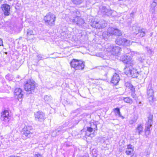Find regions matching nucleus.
<instances>
[{
	"mask_svg": "<svg viewBox=\"0 0 157 157\" xmlns=\"http://www.w3.org/2000/svg\"><path fill=\"white\" fill-rule=\"evenodd\" d=\"M1 45L3 46V44L2 40L1 39H0V46Z\"/></svg>",
	"mask_w": 157,
	"mask_h": 157,
	"instance_id": "obj_43",
	"label": "nucleus"
},
{
	"mask_svg": "<svg viewBox=\"0 0 157 157\" xmlns=\"http://www.w3.org/2000/svg\"><path fill=\"white\" fill-rule=\"evenodd\" d=\"M154 95L151 96H148V98L150 102H153L154 101Z\"/></svg>",
	"mask_w": 157,
	"mask_h": 157,
	"instance_id": "obj_33",
	"label": "nucleus"
},
{
	"mask_svg": "<svg viewBox=\"0 0 157 157\" xmlns=\"http://www.w3.org/2000/svg\"><path fill=\"white\" fill-rule=\"evenodd\" d=\"M35 117L36 121H43L44 119V114L41 112H37L35 114Z\"/></svg>",
	"mask_w": 157,
	"mask_h": 157,
	"instance_id": "obj_14",
	"label": "nucleus"
},
{
	"mask_svg": "<svg viewBox=\"0 0 157 157\" xmlns=\"http://www.w3.org/2000/svg\"><path fill=\"white\" fill-rule=\"evenodd\" d=\"M153 115L149 114L147 117V121L145 124L144 129L145 136L147 138L149 135L151 134V130L152 129L153 122Z\"/></svg>",
	"mask_w": 157,
	"mask_h": 157,
	"instance_id": "obj_1",
	"label": "nucleus"
},
{
	"mask_svg": "<svg viewBox=\"0 0 157 157\" xmlns=\"http://www.w3.org/2000/svg\"><path fill=\"white\" fill-rule=\"evenodd\" d=\"M121 59L124 63H125L126 65H130L132 66L133 65V61L129 56L125 55L122 56Z\"/></svg>",
	"mask_w": 157,
	"mask_h": 157,
	"instance_id": "obj_9",
	"label": "nucleus"
},
{
	"mask_svg": "<svg viewBox=\"0 0 157 157\" xmlns=\"http://www.w3.org/2000/svg\"><path fill=\"white\" fill-rule=\"evenodd\" d=\"M8 1H12V0H8Z\"/></svg>",
	"mask_w": 157,
	"mask_h": 157,
	"instance_id": "obj_47",
	"label": "nucleus"
},
{
	"mask_svg": "<svg viewBox=\"0 0 157 157\" xmlns=\"http://www.w3.org/2000/svg\"><path fill=\"white\" fill-rule=\"evenodd\" d=\"M125 86L128 87L132 91H133L134 90V88H133V86L131 84L129 83L126 82L125 83Z\"/></svg>",
	"mask_w": 157,
	"mask_h": 157,
	"instance_id": "obj_28",
	"label": "nucleus"
},
{
	"mask_svg": "<svg viewBox=\"0 0 157 157\" xmlns=\"http://www.w3.org/2000/svg\"><path fill=\"white\" fill-rule=\"evenodd\" d=\"M61 132V131L59 130H55L53 132L52 134V136L54 137L57 135H58L60 133V132Z\"/></svg>",
	"mask_w": 157,
	"mask_h": 157,
	"instance_id": "obj_29",
	"label": "nucleus"
},
{
	"mask_svg": "<svg viewBox=\"0 0 157 157\" xmlns=\"http://www.w3.org/2000/svg\"><path fill=\"white\" fill-rule=\"evenodd\" d=\"M113 11L110 10L108 9V11H107L105 14H106L108 16H110L112 15Z\"/></svg>",
	"mask_w": 157,
	"mask_h": 157,
	"instance_id": "obj_34",
	"label": "nucleus"
},
{
	"mask_svg": "<svg viewBox=\"0 0 157 157\" xmlns=\"http://www.w3.org/2000/svg\"><path fill=\"white\" fill-rule=\"evenodd\" d=\"M35 84L33 81H32L31 80H28L25 85V89L28 92H31L32 91L34 90L35 88Z\"/></svg>",
	"mask_w": 157,
	"mask_h": 157,
	"instance_id": "obj_7",
	"label": "nucleus"
},
{
	"mask_svg": "<svg viewBox=\"0 0 157 157\" xmlns=\"http://www.w3.org/2000/svg\"><path fill=\"white\" fill-rule=\"evenodd\" d=\"M93 125L94 126L95 128L92 127V124H91V126L90 127H87V130L88 132H91L94 130V131L95 130H97V126L96 124H93Z\"/></svg>",
	"mask_w": 157,
	"mask_h": 157,
	"instance_id": "obj_23",
	"label": "nucleus"
},
{
	"mask_svg": "<svg viewBox=\"0 0 157 157\" xmlns=\"http://www.w3.org/2000/svg\"><path fill=\"white\" fill-rule=\"evenodd\" d=\"M9 113L7 110H5L1 114V119L5 123H7L10 120Z\"/></svg>",
	"mask_w": 157,
	"mask_h": 157,
	"instance_id": "obj_11",
	"label": "nucleus"
},
{
	"mask_svg": "<svg viewBox=\"0 0 157 157\" xmlns=\"http://www.w3.org/2000/svg\"><path fill=\"white\" fill-rule=\"evenodd\" d=\"M106 48L107 51L109 52H111L113 55L118 56L120 54L121 49V48L113 44L108 45Z\"/></svg>",
	"mask_w": 157,
	"mask_h": 157,
	"instance_id": "obj_5",
	"label": "nucleus"
},
{
	"mask_svg": "<svg viewBox=\"0 0 157 157\" xmlns=\"http://www.w3.org/2000/svg\"><path fill=\"white\" fill-rule=\"evenodd\" d=\"M32 127L30 126H25L23 129V133L26 136H27L30 133L32 134Z\"/></svg>",
	"mask_w": 157,
	"mask_h": 157,
	"instance_id": "obj_16",
	"label": "nucleus"
},
{
	"mask_svg": "<svg viewBox=\"0 0 157 157\" xmlns=\"http://www.w3.org/2000/svg\"><path fill=\"white\" fill-rule=\"evenodd\" d=\"M123 100L125 102L130 104H131L132 103V100L128 97L124 98Z\"/></svg>",
	"mask_w": 157,
	"mask_h": 157,
	"instance_id": "obj_26",
	"label": "nucleus"
},
{
	"mask_svg": "<svg viewBox=\"0 0 157 157\" xmlns=\"http://www.w3.org/2000/svg\"><path fill=\"white\" fill-rule=\"evenodd\" d=\"M71 14L72 17H71V18L73 22L79 26H82L85 23L84 20L79 16V12L78 11L75 10Z\"/></svg>",
	"mask_w": 157,
	"mask_h": 157,
	"instance_id": "obj_2",
	"label": "nucleus"
},
{
	"mask_svg": "<svg viewBox=\"0 0 157 157\" xmlns=\"http://www.w3.org/2000/svg\"><path fill=\"white\" fill-rule=\"evenodd\" d=\"M133 149L132 146L131 145H128L127 146V149Z\"/></svg>",
	"mask_w": 157,
	"mask_h": 157,
	"instance_id": "obj_42",
	"label": "nucleus"
},
{
	"mask_svg": "<svg viewBox=\"0 0 157 157\" xmlns=\"http://www.w3.org/2000/svg\"><path fill=\"white\" fill-rule=\"evenodd\" d=\"M71 67L75 70H83L85 67V63L82 61L73 59L70 62Z\"/></svg>",
	"mask_w": 157,
	"mask_h": 157,
	"instance_id": "obj_3",
	"label": "nucleus"
},
{
	"mask_svg": "<svg viewBox=\"0 0 157 157\" xmlns=\"http://www.w3.org/2000/svg\"><path fill=\"white\" fill-rule=\"evenodd\" d=\"M56 17L55 14L49 12L44 17V20L47 25L52 26L54 25Z\"/></svg>",
	"mask_w": 157,
	"mask_h": 157,
	"instance_id": "obj_4",
	"label": "nucleus"
},
{
	"mask_svg": "<svg viewBox=\"0 0 157 157\" xmlns=\"http://www.w3.org/2000/svg\"><path fill=\"white\" fill-rule=\"evenodd\" d=\"M96 151V149H93L92 151V153L93 154L94 156H96L97 155V154L96 153H94V152H95Z\"/></svg>",
	"mask_w": 157,
	"mask_h": 157,
	"instance_id": "obj_40",
	"label": "nucleus"
},
{
	"mask_svg": "<svg viewBox=\"0 0 157 157\" xmlns=\"http://www.w3.org/2000/svg\"><path fill=\"white\" fill-rule=\"evenodd\" d=\"M73 3L75 4H80L82 2V0H71Z\"/></svg>",
	"mask_w": 157,
	"mask_h": 157,
	"instance_id": "obj_30",
	"label": "nucleus"
},
{
	"mask_svg": "<svg viewBox=\"0 0 157 157\" xmlns=\"http://www.w3.org/2000/svg\"><path fill=\"white\" fill-rule=\"evenodd\" d=\"M113 111H114L116 116H118L120 117H121L122 119L124 118V117L121 114L120 109L119 108H117L114 109Z\"/></svg>",
	"mask_w": 157,
	"mask_h": 157,
	"instance_id": "obj_21",
	"label": "nucleus"
},
{
	"mask_svg": "<svg viewBox=\"0 0 157 157\" xmlns=\"http://www.w3.org/2000/svg\"><path fill=\"white\" fill-rule=\"evenodd\" d=\"M100 11L104 14H105L107 11H108V9L106 8L105 6H101L99 7Z\"/></svg>",
	"mask_w": 157,
	"mask_h": 157,
	"instance_id": "obj_22",
	"label": "nucleus"
},
{
	"mask_svg": "<svg viewBox=\"0 0 157 157\" xmlns=\"http://www.w3.org/2000/svg\"><path fill=\"white\" fill-rule=\"evenodd\" d=\"M133 151V149H127L125 151V153L127 155H129L131 154V153Z\"/></svg>",
	"mask_w": 157,
	"mask_h": 157,
	"instance_id": "obj_31",
	"label": "nucleus"
},
{
	"mask_svg": "<svg viewBox=\"0 0 157 157\" xmlns=\"http://www.w3.org/2000/svg\"><path fill=\"white\" fill-rule=\"evenodd\" d=\"M126 65V67L124 68V73L126 74L127 76H130L131 75V67L129 68V65Z\"/></svg>",
	"mask_w": 157,
	"mask_h": 157,
	"instance_id": "obj_18",
	"label": "nucleus"
},
{
	"mask_svg": "<svg viewBox=\"0 0 157 157\" xmlns=\"http://www.w3.org/2000/svg\"><path fill=\"white\" fill-rule=\"evenodd\" d=\"M147 49V50L148 53L149 54H153L154 53V52L152 51L151 49L148 48V47H146Z\"/></svg>",
	"mask_w": 157,
	"mask_h": 157,
	"instance_id": "obj_35",
	"label": "nucleus"
},
{
	"mask_svg": "<svg viewBox=\"0 0 157 157\" xmlns=\"http://www.w3.org/2000/svg\"><path fill=\"white\" fill-rule=\"evenodd\" d=\"M9 157H20V156H15L13 155H12L10 156Z\"/></svg>",
	"mask_w": 157,
	"mask_h": 157,
	"instance_id": "obj_44",
	"label": "nucleus"
},
{
	"mask_svg": "<svg viewBox=\"0 0 157 157\" xmlns=\"http://www.w3.org/2000/svg\"><path fill=\"white\" fill-rule=\"evenodd\" d=\"M93 125H92V127H93V128H95V126H94L93 125V124H94V123H93Z\"/></svg>",
	"mask_w": 157,
	"mask_h": 157,
	"instance_id": "obj_45",
	"label": "nucleus"
},
{
	"mask_svg": "<svg viewBox=\"0 0 157 157\" xmlns=\"http://www.w3.org/2000/svg\"><path fill=\"white\" fill-rule=\"evenodd\" d=\"M141 102H139V104H141Z\"/></svg>",
	"mask_w": 157,
	"mask_h": 157,
	"instance_id": "obj_46",
	"label": "nucleus"
},
{
	"mask_svg": "<svg viewBox=\"0 0 157 157\" xmlns=\"http://www.w3.org/2000/svg\"><path fill=\"white\" fill-rule=\"evenodd\" d=\"M35 157H42V155L38 153L35 154L34 155Z\"/></svg>",
	"mask_w": 157,
	"mask_h": 157,
	"instance_id": "obj_41",
	"label": "nucleus"
},
{
	"mask_svg": "<svg viewBox=\"0 0 157 157\" xmlns=\"http://www.w3.org/2000/svg\"><path fill=\"white\" fill-rule=\"evenodd\" d=\"M27 36L29 39H30V36L34 35L33 32L31 29H29L27 30Z\"/></svg>",
	"mask_w": 157,
	"mask_h": 157,
	"instance_id": "obj_24",
	"label": "nucleus"
},
{
	"mask_svg": "<svg viewBox=\"0 0 157 157\" xmlns=\"http://www.w3.org/2000/svg\"><path fill=\"white\" fill-rule=\"evenodd\" d=\"M120 80V78L118 74L115 73L112 76L111 82L114 85H117Z\"/></svg>",
	"mask_w": 157,
	"mask_h": 157,
	"instance_id": "obj_15",
	"label": "nucleus"
},
{
	"mask_svg": "<svg viewBox=\"0 0 157 157\" xmlns=\"http://www.w3.org/2000/svg\"><path fill=\"white\" fill-rule=\"evenodd\" d=\"M14 95L15 97L19 100L21 99L23 95L22 90L20 88H16L15 89Z\"/></svg>",
	"mask_w": 157,
	"mask_h": 157,
	"instance_id": "obj_13",
	"label": "nucleus"
},
{
	"mask_svg": "<svg viewBox=\"0 0 157 157\" xmlns=\"http://www.w3.org/2000/svg\"><path fill=\"white\" fill-rule=\"evenodd\" d=\"M116 44L119 45H123L128 46L132 44V41L124 38L118 37L116 41Z\"/></svg>",
	"mask_w": 157,
	"mask_h": 157,
	"instance_id": "obj_6",
	"label": "nucleus"
},
{
	"mask_svg": "<svg viewBox=\"0 0 157 157\" xmlns=\"http://www.w3.org/2000/svg\"><path fill=\"white\" fill-rule=\"evenodd\" d=\"M93 27L96 29L103 28L107 25V24L104 21H99V22L94 21L91 24Z\"/></svg>",
	"mask_w": 157,
	"mask_h": 157,
	"instance_id": "obj_10",
	"label": "nucleus"
},
{
	"mask_svg": "<svg viewBox=\"0 0 157 157\" xmlns=\"http://www.w3.org/2000/svg\"><path fill=\"white\" fill-rule=\"evenodd\" d=\"M151 84H149L147 89V96H151L153 95L154 92L151 88Z\"/></svg>",
	"mask_w": 157,
	"mask_h": 157,
	"instance_id": "obj_17",
	"label": "nucleus"
},
{
	"mask_svg": "<svg viewBox=\"0 0 157 157\" xmlns=\"http://www.w3.org/2000/svg\"><path fill=\"white\" fill-rule=\"evenodd\" d=\"M135 90L133 91H132V93L131 94V95L132 97H133L134 98H135L136 97V94H134V92Z\"/></svg>",
	"mask_w": 157,
	"mask_h": 157,
	"instance_id": "obj_38",
	"label": "nucleus"
},
{
	"mask_svg": "<svg viewBox=\"0 0 157 157\" xmlns=\"http://www.w3.org/2000/svg\"><path fill=\"white\" fill-rule=\"evenodd\" d=\"M44 99L46 102L48 103L51 101L52 97L51 96L46 95L44 96Z\"/></svg>",
	"mask_w": 157,
	"mask_h": 157,
	"instance_id": "obj_25",
	"label": "nucleus"
},
{
	"mask_svg": "<svg viewBox=\"0 0 157 157\" xmlns=\"http://www.w3.org/2000/svg\"><path fill=\"white\" fill-rule=\"evenodd\" d=\"M107 35H115L120 36L122 35L121 32L117 29L114 28L112 27H109L107 29Z\"/></svg>",
	"mask_w": 157,
	"mask_h": 157,
	"instance_id": "obj_8",
	"label": "nucleus"
},
{
	"mask_svg": "<svg viewBox=\"0 0 157 157\" xmlns=\"http://www.w3.org/2000/svg\"><path fill=\"white\" fill-rule=\"evenodd\" d=\"M37 57L39 60H42L43 59H44L42 56L40 54L38 55L37 56Z\"/></svg>",
	"mask_w": 157,
	"mask_h": 157,
	"instance_id": "obj_37",
	"label": "nucleus"
},
{
	"mask_svg": "<svg viewBox=\"0 0 157 157\" xmlns=\"http://www.w3.org/2000/svg\"><path fill=\"white\" fill-rule=\"evenodd\" d=\"M2 10L5 16H7L10 14V7L7 4H3L2 6Z\"/></svg>",
	"mask_w": 157,
	"mask_h": 157,
	"instance_id": "obj_12",
	"label": "nucleus"
},
{
	"mask_svg": "<svg viewBox=\"0 0 157 157\" xmlns=\"http://www.w3.org/2000/svg\"><path fill=\"white\" fill-rule=\"evenodd\" d=\"M151 7H154V8H155V6L156 5V3L155 2H153L152 4L151 5Z\"/></svg>",
	"mask_w": 157,
	"mask_h": 157,
	"instance_id": "obj_39",
	"label": "nucleus"
},
{
	"mask_svg": "<svg viewBox=\"0 0 157 157\" xmlns=\"http://www.w3.org/2000/svg\"><path fill=\"white\" fill-rule=\"evenodd\" d=\"M145 29H144L138 30V35L140 37H143L145 34Z\"/></svg>",
	"mask_w": 157,
	"mask_h": 157,
	"instance_id": "obj_20",
	"label": "nucleus"
},
{
	"mask_svg": "<svg viewBox=\"0 0 157 157\" xmlns=\"http://www.w3.org/2000/svg\"><path fill=\"white\" fill-rule=\"evenodd\" d=\"M155 8L154 7H151L150 9V12L153 14H155L156 13V11L155 10Z\"/></svg>",
	"mask_w": 157,
	"mask_h": 157,
	"instance_id": "obj_36",
	"label": "nucleus"
},
{
	"mask_svg": "<svg viewBox=\"0 0 157 157\" xmlns=\"http://www.w3.org/2000/svg\"><path fill=\"white\" fill-rule=\"evenodd\" d=\"M139 60L142 63L143 61L145 59V54H142L140 55Z\"/></svg>",
	"mask_w": 157,
	"mask_h": 157,
	"instance_id": "obj_27",
	"label": "nucleus"
},
{
	"mask_svg": "<svg viewBox=\"0 0 157 157\" xmlns=\"http://www.w3.org/2000/svg\"><path fill=\"white\" fill-rule=\"evenodd\" d=\"M143 126L141 125L138 126V131L139 132V134H141L143 132Z\"/></svg>",
	"mask_w": 157,
	"mask_h": 157,
	"instance_id": "obj_32",
	"label": "nucleus"
},
{
	"mask_svg": "<svg viewBox=\"0 0 157 157\" xmlns=\"http://www.w3.org/2000/svg\"><path fill=\"white\" fill-rule=\"evenodd\" d=\"M131 75L133 78H136L137 77V72L136 69L132 68V67H131Z\"/></svg>",
	"mask_w": 157,
	"mask_h": 157,
	"instance_id": "obj_19",
	"label": "nucleus"
}]
</instances>
